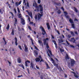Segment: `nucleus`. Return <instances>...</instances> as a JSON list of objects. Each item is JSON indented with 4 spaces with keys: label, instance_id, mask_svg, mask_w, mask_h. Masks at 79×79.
Instances as JSON below:
<instances>
[{
    "label": "nucleus",
    "instance_id": "7",
    "mask_svg": "<svg viewBox=\"0 0 79 79\" xmlns=\"http://www.w3.org/2000/svg\"><path fill=\"white\" fill-rule=\"evenodd\" d=\"M75 63V61L74 60L72 59L71 60V66H73Z\"/></svg>",
    "mask_w": 79,
    "mask_h": 79
},
{
    "label": "nucleus",
    "instance_id": "35",
    "mask_svg": "<svg viewBox=\"0 0 79 79\" xmlns=\"http://www.w3.org/2000/svg\"><path fill=\"white\" fill-rule=\"evenodd\" d=\"M9 28H10V25H9V24H8L7 27L6 29H9Z\"/></svg>",
    "mask_w": 79,
    "mask_h": 79
},
{
    "label": "nucleus",
    "instance_id": "39",
    "mask_svg": "<svg viewBox=\"0 0 79 79\" xmlns=\"http://www.w3.org/2000/svg\"><path fill=\"white\" fill-rule=\"evenodd\" d=\"M56 5L58 6H60L61 5L60 3H56Z\"/></svg>",
    "mask_w": 79,
    "mask_h": 79
},
{
    "label": "nucleus",
    "instance_id": "22",
    "mask_svg": "<svg viewBox=\"0 0 79 79\" xmlns=\"http://www.w3.org/2000/svg\"><path fill=\"white\" fill-rule=\"evenodd\" d=\"M39 58H40V59H41V61H40V62H41V61H44V60L42 59V57H41V56H39Z\"/></svg>",
    "mask_w": 79,
    "mask_h": 79
},
{
    "label": "nucleus",
    "instance_id": "56",
    "mask_svg": "<svg viewBox=\"0 0 79 79\" xmlns=\"http://www.w3.org/2000/svg\"><path fill=\"white\" fill-rule=\"evenodd\" d=\"M34 23L33 22H30V24H33Z\"/></svg>",
    "mask_w": 79,
    "mask_h": 79
},
{
    "label": "nucleus",
    "instance_id": "62",
    "mask_svg": "<svg viewBox=\"0 0 79 79\" xmlns=\"http://www.w3.org/2000/svg\"><path fill=\"white\" fill-rule=\"evenodd\" d=\"M31 40L32 41V44L33 45H34V43H33V41H32V39H31Z\"/></svg>",
    "mask_w": 79,
    "mask_h": 79
},
{
    "label": "nucleus",
    "instance_id": "19",
    "mask_svg": "<svg viewBox=\"0 0 79 79\" xmlns=\"http://www.w3.org/2000/svg\"><path fill=\"white\" fill-rule=\"evenodd\" d=\"M17 60L19 63H21V59L20 58L18 59Z\"/></svg>",
    "mask_w": 79,
    "mask_h": 79
},
{
    "label": "nucleus",
    "instance_id": "57",
    "mask_svg": "<svg viewBox=\"0 0 79 79\" xmlns=\"http://www.w3.org/2000/svg\"><path fill=\"white\" fill-rule=\"evenodd\" d=\"M36 67L37 69H39V67H38V66L37 65H36Z\"/></svg>",
    "mask_w": 79,
    "mask_h": 79
},
{
    "label": "nucleus",
    "instance_id": "14",
    "mask_svg": "<svg viewBox=\"0 0 79 79\" xmlns=\"http://www.w3.org/2000/svg\"><path fill=\"white\" fill-rule=\"evenodd\" d=\"M28 14L29 15V16H30V17H31V18L32 19V13L31 12H28Z\"/></svg>",
    "mask_w": 79,
    "mask_h": 79
},
{
    "label": "nucleus",
    "instance_id": "5",
    "mask_svg": "<svg viewBox=\"0 0 79 79\" xmlns=\"http://www.w3.org/2000/svg\"><path fill=\"white\" fill-rule=\"evenodd\" d=\"M38 20H40V19L41 18V17L42 16V15H41L40 13L38 14Z\"/></svg>",
    "mask_w": 79,
    "mask_h": 79
},
{
    "label": "nucleus",
    "instance_id": "45",
    "mask_svg": "<svg viewBox=\"0 0 79 79\" xmlns=\"http://www.w3.org/2000/svg\"><path fill=\"white\" fill-rule=\"evenodd\" d=\"M51 61H52V63H53V62H54L55 60H53V59H52V58H51Z\"/></svg>",
    "mask_w": 79,
    "mask_h": 79
},
{
    "label": "nucleus",
    "instance_id": "44",
    "mask_svg": "<svg viewBox=\"0 0 79 79\" xmlns=\"http://www.w3.org/2000/svg\"><path fill=\"white\" fill-rule=\"evenodd\" d=\"M35 19H37V15H35Z\"/></svg>",
    "mask_w": 79,
    "mask_h": 79
},
{
    "label": "nucleus",
    "instance_id": "15",
    "mask_svg": "<svg viewBox=\"0 0 79 79\" xmlns=\"http://www.w3.org/2000/svg\"><path fill=\"white\" fill-rule=\"evenodd\" d=\"M36 60V61L37 62H39V61H40V58H36L35 59Z\"/></svg>",
    "mask_w": 79,
    "mask_h": 79
},
{
    "label": "nucleus",
    "instance_id": "46",
    "mask_svg": "<svg viewBox=\"0 0 79 79\" xmlns=\"http://www.w3.org/2000/svg\"><path fill=\"white\" fill-rule=\"evenodd\" d=\"M19 48H20V49L21 50H22V48H21V46H19Z\"/></svg>",
    "mask_w": 79,
    "mask_h": 79
},
{
    "label": "nucleus",
    "instance_id": "55",
    "mask_svg": "<svg viewBox=\"0 0 79 79\" xmlns=\"http://www.w3.org/2000/svg\"><path fill=\"white\" fill-rule=\"evenodd\" d=\"M65 17H66V18H67L68 19V18H69V16L68 15H67L66 16H65Z\"/></svg>",
    "mask_w": 79,
    "mask_h": 79
},
{
    "label": "nucleus",
    "instance_id": "18",
    "mask_svg": "<svg viewBox=\"0 0 79 79\" xmlns=\"http://www.w3.org/2000/svg\"><path fill=\"white\" fill-rule=\"evenodd\" d=\"M72 73H73L74 74V76L75 77H76L77 78H78V76L76 75V74L74 72H72Z\"/></svg>",
    "mask_w": 79,
    "mask_h": 79
},
{
    "label": "nucleus",
    "instance_id": "59",
    "mask_svg": "<svg viewBox=\"0 0 79 79\" xmlns=\"http://www.w3.org/2000/svg\"><path fill=\"white\" fill-rule=\"evenodd\" d=\"M26 62H27V63H30V61H29V60H27V61H26Z\"/></svg>",
    "mask_w": 79,
    "mask_h": 79
},
{
    "label": "nucleus",
    "instance_id": "6",
    "mask_svg": "<svg viewBox=\"0 0 79 79\" xmlns=\"http://www.w3.org/2000/svg\"><path fill=\"white\" fill-rule=\"evenodd\" d=\"M24 46L25 47V52H28V48H27V46L26 45V44H24Z\"/></svg>",
    "mask_w": 79,
    "mask_h": 79
},
{
    "label": "nucleus",
    "instance_id": "23",
    "mask_svg": "<svg viewBox=\"0 0 79 79\" xmlns=\"http://www.w3.org/2000/svg\"><path fill=\"white\" fill-rule=\"evenodd\" d=\"M15 24H17V22H18V21L17 20V19H16V18H15Z\"/></svg>",
    "mask_w": 79,
    "mask_h": 79
},
{
    "label": "nucleus",
    "instance_id": "63",
    "mask_svg": "<svg viewBox=\"0 0 79 79\" xmlns=\"http://www.w3.org/2000/svg\"><path fill=\"white\" fill-rule=\"evenodd\" d=\"M0 13H1L2 14L3 13V12H2V9L0 10Z\"/></svg>",
    "mask_w": 79,
    "mask_h": 79
},
{
    "label": "nucleus",
    "instance_id": "1",
    "mask_svg": "<svg viewBox=\"0 0 79 79\" xmlns=\"http://www.w3.org/2000/svg\"><path fill=\"white\" fill-rule=\"evenodd\" d=\"M33 6H35V8H36V9L38 12H39V7L37 6V4H36V3H34L33 5Z\"/></svg>",
    "mask_w": 79,
    "mask_h": 79
},
{
    "label": "nucleus",
    "instance_id": "4",
    "mask_svg": "<svg viewBox=\"0 0 79 79\" xmlns=\"http://www.w3.org/2000/svg\"><path fill=\"white\" fill-rule=\"evenodd\" d=\"M49 40V39L48 38H47L46 39H43V44L44 45H46V42H47V40Z\"/></svg>",
    "mask_w": 79,
    "mask_h": 79
},
{
    "label": "nucleus",
    "instance_id": "30",
    "mask_svg": "<svg viewBox=\"0 0 79 79\" xmlns=\"http://www.w3.org/2000/svg\"><path fill=\"white\" fill-rule=\"evenodd\" d=\"M15 5L16 6H18L19 5L18 4V2H15Z\"/></svg>",
    "mask_w": 79,
    "mask_h": 79
},
{
    "label": "nucleus",
    "instance_id": "21",
    "mask_svg": "<svg viewBox=\"0 0 79 79\" xmlns=\"http://www.w3.org/2000/svg\"><path fill=\"white\" fill-rule=\"evenodd\" d=\"M34 52L35 53V55H38V53L37 52V51L36 50H35L34 51Z\"/></svg>",
    "mask_w": 79,
    "mask_h": 79
},
{
    "label": "nucleus",
    "instance_id": "3",
    "mask_svg": "<svg viewBox=\"0 0 79 79\" xmlns=\"http://www.w3.org/2000/svg\"><path fill=\"white\" fill-rule=\"evenodd\" d=\"M69 21L70 23H72V27L73 28V29H75L74 24H73V23H74V22H73V20L72 19H70L69 20Z\"/></svg>",
    "mask_w": 79,
    "mask_h": 79
},
{
    "label": "nucleus",
    "instance_id": "60",
    "mask_svg": "<svg viewBox=\"0 0 79 79\" xmlns=\"http://www.w3.org/2000/svg\"><path fill=\"white\" fill-rule=\"evenodd\" d=\"M49 53H50L51 55H52V52H51V51H49Z\"/></svg>",
    "mask_w": 79,
    "mask_h": 79
},
{
    "label": "nucleus",
    "instance_id": "49",
    "mask_svg": "<svg viewBox=\"0 0 79 79\" xmlns=\"http://www.w3.org/2000/svg\"><path fill=\"white\" fill-rule=\"evenodd\" d=\"M75 34H76L77 35H78V34L77 33V32L76 31H75L74 32Z\"/></svg>",
    "mask_w": 79,
    "mask_h": 79
},
{
    "label": "nucleus",
    "instance_id": "10",
    "mask_svg": "<svg viewBox=\"0 0 79 79\" xmlns=\"http://www.w3.org/2000/svg\"><path fill=\"white\" fill-rule=\"evenodd\" d=\"M15 45L17 46L18 45V43H17V42H18V39L16 37H15Z\"/></svg>",
    "mask_w": 79,
    "mask_h": 79
},
{
    "label": "nucleus",
    "instance_id": "26",
    "mask_svg": "<svg viewBox=\"0 0 79 79\" xmlns=\"http://www.w3.org/2000/svg\"><path fill=\"white\" fill-rule=\"evenodd\" d=\"M53 42L54 44L55 45L56 47V45H57V44H56V41H55L53 40Z\"/></svg>",
    "mask_w": 79,
    "mask_h": 79
},
{
    "label": "nucleus",
    "instance_id": "38",
    "mask_svg": "<svg viewBox=\"0 0 79 79\" xmlns=\"http://www.w3.org/2000/svg\"><path fill=\"white\" fill-rule=\"evenodd\" d=\"M25 66L27 67L28 66V65H27V62H25Z\"/></svg>",
    "mask_w": 79,
    "mask_h": 79
},
{
    "label": "nucleus",
    "instance_id": "31",
    "mask_svg": "<svg viewBox=\"0 0 79 79\" xmlns=\"http://www.w3.org/2000/svg\"><path fill=\"white\" fill-rule=\"evenodd\" d=\"M52 63H53L54 66H58V64L55 63V61Z\"/></svg>",
    "mask_w": 79,
    "mask_h": 79
},
{
    "label": "nucleus",
    "instance_id": "53",
    "mask_svg": "<svg viewBox=\"0 0 79 79\" xmlns=\"http://www.w3.org/2000/svg\"><path fill=\"white\" fill-rule=\"evenodd\" d=\"M61 10H63V11H64V8H63V7H62L61 8Z\"/></svg>",
    "mask_w": 79,
    "mask_h": 79
},
{
    "label": "nucleus",
    "instance_id": "34",
    "mask_svg": "<svg viewBox=\"0 0 79 79\" xmlns=\"http://www.w3.org/2000/svg\"><path fill=\"white\" fill-rule=\"evenodd\" d=\"M46 65L47 66V69H49V66H48V64H46Z\"/></svg>",
    "mask_w": 79,
    "mask_h": 79
},
{
    "label": "nucleus",
    "instance_id": "58",
    "mask_svg": "<svg viewBox=\"0 0 79 79\" xmlns=\"http://www.w3.org/2000/svg\"><path fill=\"white\" fill-rule=\"evenodd\" d=\"M27 6H28V7H29V3H28V2H27Z\"/></svg>",
    "mask_w": 79,
    "mask_h": 79
},
{
    "label": "nucleus",
    "instance_id": "9",
    "mask_svg": "<svg viewBox=\"0 0 79 79\" xmlns=\"http://www.w3.org/2000/svg\"><path fill=\"white\" fill-rule=\"evenodd\" d=\"M21 19L22 24H23V25L25 24V21L22 18H21Z\"/></svg>",
    "mask_w": 79,
    "mask_h": 79
},
{
    "label": "nucleus",
    "instance_id": "27",
    "mask_svg": "<svg viewBox=\"0 0 79 79\" xmlns=\"http://www.w3.org/2000/svg\"><path fill=\"white\" fill-rule=\"evenodd\" d=\"M74 10L75 11V12L76 13H77L78 11L77 10V9H76V8L74 7Z\"/></svg>",
    "mask_w": 79,
    "mask_h": 79
},
{
    "label": "nucleus",
    "instance_id": "25",
    "mask_svg": "<svg viewBox=\"0 0 79 79\" xmlns=\"http://www.w3.org/2000/svg\"><path fill=\"white\" fill-rule=\"evenodd\" d=\"M70 33L73 36H74V33L73 31H71Z\"/></svg>",
    "mask_w": 79,
    "mask_h": 79
},
{
    "label": "nucleus",
    "instance_id": "42",
    "mask_svg": "<svg viewBox=\"0 0 79 79\" xmlns=\"http://www.w3.org/2000/svg\"><path fill=\"white\" fill-rule=\"evenodd\" d=\"M40 0H38V3L39 4H40Z\"/></svg>",
    "mask_w": 79,
    "mask_h": 79
},
{
    "label": "nucleus",
    "instance_id": "20",
    "mask_svg": "<svg viewBox=\"0 0 79 79\" xmlns=\"http://www.w3.org/2000/svg\"><path fill=\"white\" fill-rule=\"evenodd\" d=\"M19 66H20V67H21L23 68V69L24 70L25 68H24V65L23 64H22L21 65H19Z\"/></svg>",
    "mask_w": 79,
    "mask_h": 79
},
{
    "label": "nucleus",
    "instance_id": "51",
    "mask_svg": "<svg viewBox=\"0 0 79 79\" xmlns=\"http://www.w3.org/2000/svg\"><path fill=\"white\" fill-rule=\"evenodd\" d=\"M66 42L67 44H68V45H69V42H68V41H67V40H66Z\"/></svg>",
    "mask_w": 79,
    "mask_h": 79
},
{
    "label": "nucleus",
    "instance_id": "50",
    "mask_svg": "<svg viewBox=\"0 0 79 79\" xmlns=\"http://www.w3.org/2000/svg\"><path fill=\"white\" fill-rule=\"evenodd\" d=\"M28 28L31 31V27L28 26Z\"/></svg>",
    "mask_w": 79,
    "mask_h": 79
},
{
    "label": "nucleus",
    "instance_id": "11",
    "mask_svg": "<svg viewBox=\"0 0 79 79\" xmlns=\"http://www.w3.org/2000/svg\"><path fill=\"white\" fill-rule=\"evenodd\" d=\"M30 64H31L30 68L32 69V68H34V67L35 66L34 64H33V63H32L31 62V63Z\"/></svg>",
    "mask_w": 79,
    "mask_h": 79
},
{
    "label": "nucleus",
    "instance_id": "8",
    "mask_svg": "<svg viewBox=\"0 0 79 79\" xmlns=\"http://www.w3.org/2000/svg\"><path fill=\"white\" fill-rule=\"evenodd\" d=\"M69 41L71 42H73V43H75L76 42V40L74 39V38H72L70 40H69Z\"/></svg>",
    "mask_w": 79,
    "mask_h": 79
},
{
    "label": "nucleus",
    "instance_id": "47",
    "mask_svg": "<svg viewBox=\"0 0 79 79\" xmlns=\"http://www.w3.org/2000/svg\"><path fill=\"white\" fill-rule=\"evenodd\" d=\"M70 46L71 47H72V48H74V46L73 45H70Z\"/></svg>",
    "mask_w": 79,
    "mask_h": 79
},
{
    "label": "nucleus",
    "instance_id": "40",
    "mask_svg": "<svg viewBox=\"0 0 79 79\" xmlns=\"http://www.w3.org/2000/svg\"><path fill=\"white\" fill-rule=\"evenodd\" d=\"M57 13H58L59 14H60V13H61V11H60V10H58V11H57Z\"/></svg>",
    "mask_w": 79,
    "mask_h": 79
},
{
    "label": "nucleus",
    "instance_id": "41",
    "mask_svg": "<svg viewBox=\"0 0 79 79\" xmlns=\"http://www.w3.org/2000/svg\"><path fill=\"white\" fill-rule=\"evenodd\" d=\"M60 52H64V49H60Z\"/></svg>",
    "mask_w": 79,
    "mask_h": 79
},
{
    "label": "nucleus",
    "instance_id": "32",
    "mask_svg": "<svg viewBox=\"0 0 79 79\" xmlns=\"http://www.w3.org/2000/svg\"><path fill=\"white\" fill-rule=\"evenodd\" d=\"M65 58L66 59H68V60H69V57H68V54L66 55V56L65 57Z\"/></svg>",
    "mask_w": 79,
    "mask_h": 79
},
{
    "label": "nucleus",
    "instance_id": "24",
    "mask_svg": "<svg viewBox=\"0 0 79 79\" xmlns=\"http://www.w3.org/2000/svg\"><path fill=\"white\" fill-rule=\"evenodd\" d=\"M11 35H14V30L13 29L12 30V32L11 33Z\"/></svg>",
    "mask_w": 79,
    "mask_h": 79
},
{
    "label": "nucleus",
    "instance_id": "2",
    "mask_svg": "<svg viewBox=\"0 0 79 79\" xmlns=\"http://www.w3.org/2000/svg\"><path fill=\"white\" fill-rule=\"evenodd\" d=\"M40 29H41L42 31V34L43 35H45V34L46 33L45 31V30H44V27H43L42 26H41L40 27Z\"/></svg>",
    "mask_w": 79,
    "mask_h": 79
},
{
    "label": "nucleus",
    "instance_id": "43",
    "mask_svg": "<svg viewBox=\"0 0 79 79\" xmlns=\"http://www.w3.org/2000/svg\"><path fill=\"white\" fill-rule=\"evenodd\" d=\"M35 49L36 50H39V49H38V48H37V47L35 46Z\"/></svg>",
    "mask_w": 79,
    "mask_h": 79
},
{
    "label": "nucleus",
    "instance_id": "48",
    "mask_svg": "<svg viewBox=\"0 0 79 79\" xmlns=\"http://www.w3.org/2000/svg\"><path fill=\"white\" fill-rule=\"evenodd\" d=\"M21 2H22L21 1H20V2H19V3H18L19 5H21Z\"/></svg>",
    "mask_w": 79,
    "mask_h": 79
},
{
    "label": "nucleus",
    "instance_id": "12",
    "mask_svg": "<svg viewBox=\"0 0 79 79\" xmlns=\"http://www.w3.org/2000/svg\"><path fill=\"white\" fill-rule=\"evenodd\" d=\"M38 42L40 44V45L41 46H43V43H42V41L40 40H38Z\"/></svg>",
    "mask_w": 79,
    "mask_h": 79
},
{
    "label": "nucleus",
    "instance_id": "33",
    "mask_svg": "<svg viewBox=\"0 0 79 79\" xmlns=\"http://www.w3.org/2000/svg\"><path fill=\"white\" fill-rule=\"evenodd\" d=\"M19 18H21L22 17V15H21V14H19Z\"/></svg>",
    "mask_w": 79,
    "mask_h": 79
},
{
    "label": "nucleus",
    "instance_id": "37",
    "mask_svg": "<svg viewBox=\"0 0 79 79\" xmlns=\"http://www.w3.org/2000/svg\"><path fill=\"white\" fill-rule=\"evenodd\" d=\"M17 10H18V13H20V10H19V8L17 7Z\"/></svg>",
    "mask_w": 79,
    "mask_h": 79
},
{
    "label": "nucleus",
    "instance_id": "28",
    "mask_svg": "<svg viewBox=\"0 0 79 79\" xmlns=\"http://www.w3.org/2000/svg\"><path fill=\"white\" fill-rule=\"evenodd\" d=\"M3 40L5 42V45H6V44H7V43H6V41H5V38H3Z\"/></svg>",
    "mask_w": 79,
    "mask_h": 79
},
{
    "label": "nucleus",
    "instance_id": "17",
    "mask_svg": "<svg viewBox=\"0 0 79 79\" xmlns=\"http://www.w3.org/2000/svg\"><path fill=\"white\" fill-rule=\"evenodd\" d=\"M58 41H59L58 42L59 44H60V43H63V42H64V41H63V40H60L59 39Z\"/></svg>",
    "mask_w": 79,
    "mask_h": 79
},
{
    "label": "nucleus",
    "instance_id": "13",
    "mask_svg": "<svg viewBox=\"0 0 79 79\" xmlns=\"http://www.w3.org/2000/svg\"><path fill=\"white\" fill-rule=\"evenodd\" d=\"M39 7L40 8V11H43V7H42V5H39Z\"/></svg>",
    "mask_w": 79,
    "mask_h": 79
},
{
    "label": "nucleus",
    "instance_id": "52",
    "mask_svg": "<svg viewBox=\"0 0 79 79\" xmlns=\"http://www.w3.org/2000/svg\"><path fill=\"white\" fill-rule=\"evenodd\" d=\"M56 31L57 32V33H58V34H59V35H60V32H59V31H58L56 30Z\"/></svg>",
    "mask_w": 79,
    "mask_h": 79
},
{
    "label": "nucleus",
    "instance_id": "54",
    "mask_svg": "<svg viewBox=\"0 0 79 79\" xmlns=\"http://www.w3.org/2000/svg\"><path fill=\"white\" fill-rule=\"evenodd\" d=\"M23 75H19V76H18L17 77H22Z\"/></svg>",
    "mask_w": 79,
    "mask_h": 79
},
{
    "label": "nucleus",
    "instance_id": "29",
    "mask_svg": "<svg viewBox=\"0 0 79 79\" xmlns=\"http://www.w3.org/2000/svg\"><path fill=\"white\" fill-rule=\"evenodd\" d=\"M64 14L65 16H66L68 15V13L66 11L64 12Z\"/></svg>",
    "mask_w": 79,
    "mask_h": 79
},
{
    "label": "nucleus",
    "instance_id": "61",
    "mask_svg": "<svg viewBox=\"0 0 79 79\" xmlns=\"http://www.w3.org/2000/svg\"><path fill=\"white\" fill-rule=\"evenodd\" d=\"M40 77L41 79H43V76H40Z\"/></svg>",
    "mask_w": 79,
    "mask_h": 79
},
{
    "label": "nucleus",
    "instance_id": "16",
    "mask_svg": "<svg viewBox=\"0 0 79 79\" xmlns=\"http://www.w3.org/2000/svg\"><path fill=\"white\" fill-rule=\"evenodd\" d=\"M47 26L48 28V30H49V29H50V26L49 25V23H47Z\"/></svg>",
    "mask_w": 79,
    "mask_h": 79
},
{
    "label": "nucleus",
    "instance_id": "64",
    "mask_svg": "<svg viewBox=\"0 0 79 79\" xmlns=\"http://www.w3.org/2000/svg\"><path fill=\"white\" fill-rule=\"evenodd\" d=\"M68 37L69 38H69H70V37H71V35H68Z\"/></svg>",
    "mask_w": 79,
    "mask_h": 79
},
{
    "label": "nucleus",
    "instance_id": "36",
    "mask_svg": "<svg viewBox=\"0 0 79 79\" xmlns=\"http://www.w3.org/2000/svg\"><path fill=\"white\" fill-rule=\"evenodd\" d=\"M46 45L47 48H49V47H48V43H47Z\"/></svg>",
    "mask_w": 79,
    "mask_h": 79
}]
</instances>
